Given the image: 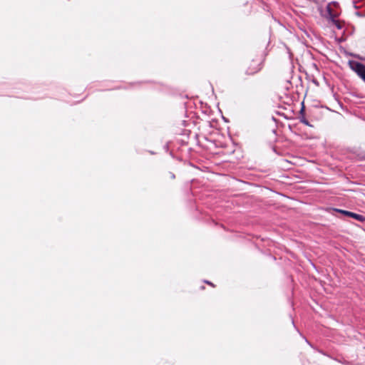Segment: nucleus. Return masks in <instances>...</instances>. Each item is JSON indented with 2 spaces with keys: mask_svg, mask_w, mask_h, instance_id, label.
Returning a JSON list of instances; mask_svg holds the SVG:
<instances>
[{
  "mask_svg": "<svg viewBox=\"0 0 365 365\" xmlns=\"http://www.w3.org/2000/svg\"><path fill=\"white\" fill-rule=\"evenodd\" d=\"M263 58L261 56H255L249 58L245 64V74L247 76H253L262 69Z\"/></svg>",
  "mask_w": 365,
  "mask_h": 365,
  "instance_id": "obj_1",
  "label": "nucleus"
},
{
  "mask_svg": "<svg viewBox=\"0 0 365 365\" xmlns=\"http://www.w3.org/2000/svg\"><path fill=\"white\" fill-rule=\"evenodd\" d=\"M336 7V5L334 3L328 4L327 6L326 14H324V16L338 29H341V24L340 20L339 19V11L335 10Z\"/></svg>",
  "mask_w": 365,
  "mask_h": 365,
  "instance_id": "obj_2",
  "label": "nucleus"
},
{
  "mask_svg": "<svg viewBox=\"0 0 365 365\" xmlns=\"http://www.w3.org/2000/svg\"><path fill=\"white\" fill-rule=\"evenodd\" d=\"M349 65L350 68L355 71L365 82V66L355 61H349Z\"/></svg>",
  "mask_w": 365,
  "mask_h": 365,
  "instance_id": "obj_3",
  "label": "nucleus"
},
{
  "mask_svg": "<svg viewBox=\"0 0 365 365\" xmlns=\"http://www.w3.org/2000/svg\"><path fill=\"white\" fill-rule=\"evenodd\" d=\"M343 215H344V222L346 221L345 217H351V218L354 219V220L360 222H365V216L363 215H360V214L347 211V210H344Z\"/></svg>",
  "mask_w": 365,
  "mask_h": 365,
  "instance_id": "obj_4",
  "label": "nucleus"
},
{
  "mask_svg": "<svg viewBox=\"0 0 365 365\" xmlns=\"http://www.w3.org/2000/svg\"><path fill=\"white\" fill-rule=\"evenodd\" d=\"M335 210L340 213H342V210H341V209H336Z\"/></svg>",
  "mask_w": 365,
  "mask_h": 365,
  "instance_id": "obj_5",
  "label": "nucleus"
},
{
  "mask_svg": "<svg viewBox=\"0 0 365 365\" xmlns=\"http://www.w3.org/2000/svg\"><path fill=\"white\" fill-rule=\"evenodd\" d=\"M303 123H304L305 124H308V122L307 120H302Z\"/></svg>",
  "mask_w": 365,
  "mask_h": 365,
  "instance_id": "obj_6",
  "label": "nucleus"
},
{
  "mask_svg": "<svg viewBox=\"0 0 365 365\" xmlns=\"http://www.w3.org/2000/svg\"><path fill=\"white\" fill-rule=\"evenodd\" d=\"M208 284H210V285H212V284L211 282H207Z\"/></svg>",
  "mask_w": 365,
  "mask_h": 365,
  "instance_id": "obj_7",
  "label": "nucleus"
}]
</instances>
